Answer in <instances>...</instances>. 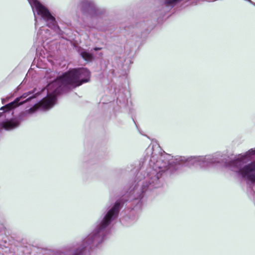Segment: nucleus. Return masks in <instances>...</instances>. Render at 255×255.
Returning <instances> with one entry per match:
<instances>
[{"instance_id":"6","label":"nucleus","mask_w":255,"mask_h":255,"mask_svg":"<svg viewBox=\"0 0 255 255\" xmlns=\"http://www.w3.org/2000/svg\"><path fill=\"white\" fill-rule=\"evenodd\" d=\"M244 161H238L235 162L233 169L239 171V175L244 179L253 183H255V162L249 163L244 166L243 168L241 166Z\"/></svg>"},{"instance_id":"4","label":"nucleus","mask_w":255,"mask_h":255,"mask_svg":"<svg viewBox=\"0 0 255 255\" xmlns=\"http://www.w3.org/2000/svg\"><path fill=\"white\" fill-rule=\"evenodd\" d=\"M27 0L31 6L34 15L35 28H37L39 25L41 26L37 33L38 38L43 42L50 38V36L49 30L42 28V24L38 22V18L40 20H43L48 27L57 33H59L60 30L56 19L49 10L37 0Z\"/></svg>"},{"instance_id":"8","label":"nucleus","mask_w":255,"mask_h":255,"mask_svg":"<svg viewBox=\"0 0 255 255\" xmlns=\"http://www.w3.org/2000/svg\"><path fill=\"white\" fill-rule=\"evenodd\" d=\"M255 154V149H251L249 150L245 154L242 155L238 157L237 158H236L235 160H232L230 161L228 163H226L225 164V167L227 168H228L231 170L234 171L235 172H237L239 175V171H236L234 170L233 168L234 166V163L238 161H245L243 163V164L242 165V168L244 167V166L248 165L249 164H247L248 162H249L250 161H251V156L252 155Z\"/></svg>"},{"instance_id":"5","label":"nucleus","mask_w":255,"mask_h":255,"mask_svg":"<svg viewBox=\"0 0 255 255\" xmlns=\"http://www.w3.org/2000/svg\"><path fill=\"white\" fill-rule=\"evenodd\" d=\"M35 92L36 89H34L32 91L25 93L20 97L16 98L14 101L1 107L0 109L2 111L1 112H0V126L6 130H11L17 128L22 119L21 116H19L18 118H12V109L36 98L39 93H35Z\"/></svg>"},{"instance_id":"3","label":"nucleus","mask_w":255,"mask_h":255,"mask_svg":"<svg viewBox=\"0 0 255 255\" xmlns=\"http://www.w3.org/2000/svg\"><path fill=\"white\" fill-rule=\"evenodd\" d=\"M122 203L121 201H117L107 209L97 222L95 229L78 244L73 255H86L90 250L100 246L109 233L110 225L117 218Z\"/></svg>"},{"instance_id":"9","label":"nucleus","mask_w":255,"mask_h":255,"mask_svg":"<svg viewBox=\"0 0 255 255\" xmlns=\"http://www.w3.org/2000/svg\"><path fill=\"white\" fill-rule=\"evenodd\" d=\"M182 0H164L162 8L164 11H168Z\"/></svg>"},{"instance_id":"2","label":"nucleus","mask_w":255,"mask_h":255,"mask_svg":"<svg viewBox=\"0 0 255 255\" xmlns=\"http://www.w3.org/2000/svg\"><path fill=\"white\" fill-rule=\"evenodd\" d=\"M90 78V72L85 68L73 69L65 72L47 85V96L29 110L33 111L38 109L48 110L51 109L56 103L57 95L68 89L75 88L89 82Z\"/></svg>"},{"instance_id":"1","label":"nucleus","mask_w":255,"mask_h":255,"mask_svg":"<svg viewBox=\"0 0 255 255\" xmlns=\"http://www.w3.org/2000/svg\"><path fill=\"white\" fill-rule=\"evenodd\" d=\"M145 160L148 161L149 167L145 174L138 175L135 181L134 187L130 191V199H133L136 205L132 210L141 208L140 199L143 197V193L147 190L159 187L161 186L160 178L162 172L169 170H176L177 165H184L188 167L199 166L207 168L219 163L222 160V155L219 153L206 156H191L188 158L179 157L173 158L167 154H156L152 148L148 147L146 150Z\"/></svg>"},{"instance_id":"10","label":"nucleus","mask_w":255,"mask_h":255,"mask_svg":"<svg viewBox=\"0 0 255 255\" xmlns=\"http://www.w3.org/2000/svg\"><path fill=\"white\" fill-rule=\"evenodd\" d=\"M79 53L81 56L86 61H90L94 58L93 54L89 52L87 50L81 49L79 50Z\"/></svg>"},{"instance_id":"7","label":"nucleus","mask_w":255,"mask_h":255,"mask_svg":"<svg viewBox=\"0 0 255 255\" xmlns=\"http://www.w3.org/2000/svg\"><path fill=\"white\" fill-rule=\"evenodd\" d=\"M80 4L83 12L88 13L92 18L97 17L102 13V10L92 0H83Z\"/></svg>"},{"instance_id":"11","label":"nucleus","mask_w":255,"mask_h":255,"mask_svg":"<svg viewBox=\"0 0 255 255\" xmlns=\"http://www.w3.org/2000/svg\"><path fill=\"white\" fill-rule=\"evenodd\" d=\"M101 49H102L101 48L96 47V48H94V50L95 51H97V50H101Z\"/></svg>"}]
</instances>
